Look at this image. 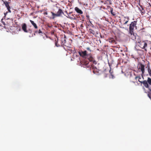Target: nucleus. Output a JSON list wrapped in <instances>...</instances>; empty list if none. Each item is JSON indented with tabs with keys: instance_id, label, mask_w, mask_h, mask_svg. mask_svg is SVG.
Listing matches in <instances>:
<instances>
[{
	"instance_id": "f257e3e1",
	"label": "nucleus",
	"mask_w": 151,
	"mask_h": 151,
	"mask_svg": "<svg viewBox=\"0 0 151 151\" xmlns=\"http://www.w3.org/2000/svg\"><path fill=\"white\" fill-rule=\"evenodd\" d=\"M53 10L54 11L56 10H58V11L57 12V13H54L52 12H51V13L52 14V16L53 17H54L60 16L62 14H64V12L63 10L61 9L58 8V7H55V8H54Z\"/></svg>"
},
{
	"instance_id": "f03ea898",
	"label": "nucleus",
	"mask_w": 151,
	"mask_h": 151,
	"mask_svg": "<svg viewBox=\"0 0 151 151\" xmlns=\"http://www.w3.org/2000/svg\"><path fill=\"white\" fill-rule=\"evenodd\" d=\"M137 21H134L131 22L129 25V32L130 34H133L134 33L133 30L134 27H136L137 24Z\"/></svg>"
},
{
	"instance_id": "7ed1b4c3",
	"label": "nucleus",
	"mask_w": 151,
	"mask_h": 151,
	"mask_svg": "<svg viewBox=\"0 0 151 151\" xmlns=\"http://www.w3.org/2000/svg\"><path fill=\"white\" fill-rule=\"evenodd\" d=\"M143 84L144 86L146 88H149L150 86H151V78L148 77L147 80L143 81Z\"/></svg>"
},
{
	"instance_id": "20e7f679",
	"label": "nucleus",
	"mask_w": 151,
	"mask_h": 151,
	"mask_svg": "<svg viewBox=\"0 0 151 151\" xmlns=\"http://www.w3.org/2000/svg\"><path fill=\"white\" fill-rule=\"evenodd\" d=\"M131 39L132 40H134L136 42L139 43L141 41L140 37L138 35H137L136 34L134 35L133 33V34H131Z\"/></svg>"
},
{
	"instance_id": "39448f33",
	"label": "nucleus",
	"mask_w": 151,
	"mask_h": 151,
	"mask_svg": "<svg viewBox=\"0 0 151 151\" xmlns=\"http://www.w3.org/2000/svg\"><path fill=\"white\" fill-rule=\"evenodd\" d=\"M22 30L25 32H29L31 33L32 31L30 29L27 30V27L26 24L25 23H23L22 24Z\"/></svg>"
},
{
	"instance_id": "423d86ee",
	"label": "nucleus",
	"mask_w": 151,
	"mask_h": 151,
	"mask_svg": "<svg viewBox=\"0 0 151 151\" xmlns=\"http://www.w3.org/2000/svg\"><path fill=\"white\" fill-rule=\"evenodd\" d=\"M138 45L139 46H140V47L142 49H144L145 50H147L146 49H145V48L147 46V44L145 41H141L139 43Z\"/></svg>"
},
{
	"instance_id": "0eeeda50",
	"label": "nucleus",
	"mask_w": 151,
	"mask_h": 151,
	"mask_svg": "<svg viewBox=\"0 0 151 151\" xmlns=\"http://www.w3.org/2000/svg\"><path fill=\"white\" fill-rule=\"evenodd\" d=\"M145 65L142 64L141 63H139V64L138 69L142 71V76L143 78V75L145 72Z\"/></svg>"
},
{
	"instance_id": "6e6552de",
	"label": "nucleus",
	"mask_w": 151,
	"mask_h": 151,
	"mask_svg": "<svg viewBox=\"0 0 151 151\" xmlns=\"http://www.w3.org/2000/svg\"><path fill=\"white\" fill-rule=\"evenodd\" d=\"M4 1V4L6 7L8 11L9 12L11 13V11L10 10V7L9 6L10 2H9V1L8 2L6 1Z\"/></svg>"
},
{
	"instance_id": "1a4fd4ad",
	"label": "nucleus",
	"mask_w": 151,
	"mask_h": 151,
	"mask_svg": "<svg viewBox=\"0 0 151 151\" xmlns=\"http://www.w3.org/2000/svg\"><path fill=\"white\" fill-rule=\"evenodd\" d=\"M78 53L83 58H85L87 55V51L85 50L84 51H80L78 52Z\"/></svg>"
},
{
	"instance_id": "9d476101",
	"label": "nucleus",
	"mask_w": 151,
	"mask_h": 151,
	"mask_svg": "<svg viewBox=\"0 0 151 151\" xmlns=\"http://www.w3.org/2000/svg\"><path fill=\"white\" fill-rule=\"evenodd\" d=\"M66 36H64L63 38H62L61 40L62 45H65V46L68 47L67 44L66 43V40H65Z\"/></svg>"
},
{
	"instance_id": "9b49d317",
	"label": "nucleus",
	"mask_w": 151,
	"mask_h": 151,
	"mask_svg": "<svg viewBox=\"0 0 151 151\" xmlns=\"http://www.w3.org/2000/svg\"><path fill=\"white\" fill-rule=\"evenodd\" d=\"M129 18L128 17H124L123 18V22L124 24H126L129 21Z\"/></svg>"
},
{
	"instance_id": "f8f14e48",
	"label": "nucleus",
	"mask_w": 151,
	"mask_h": 151,
	"mask_svg": "<svg viewBox=\"0 0 151 151\" xmlns=\"http://www.w3.org/2000/svg\"><path fill=\"white\" fill-rule=\"evenodd\" d=\"M79 2L81 5H82L84 6H87L88 4L86 1H84L83 2H82V1H78Z\"/></svg>"
},
{
	"instance_id": "ddd939ff",
	"label": "nucleus",
	"mask_w": 151,
	"mask_h": 151,
	"mask_svg": "<svg viewBox=\"0 0 151 151\" xmlns=\"http://www.w3.org/2000/svg\"><path fill=\"white\" fill-rule=\"evenodd\" d=\"M75 10L78 13L82 14L83 13V12L78 7H76L75 8Z\"/></svg>"
},
{
	"instance_id": "4468645a",
	"label": "nucleus",
	"mask_w": 151,
	"mask_h": 151,
	"mask_svg": "<svg viewBox=\"0 0 151 151\" xmlns=\"http://www.w3.org/2000/svg\"><path fill=\"white\" fill-rule=\"evenodd\" d=\"M108 40L110 42H111L112 43H114L115 44L116 43L115 40L114 39V38H109Z\"/></svg>"
},
{
	"instance_id": "2eb2a0df",
	"label": "nucleus",
	"mask_w": 151,
	"mask_h": 151,
	"mask_svg": "<svg viewBox=\"0 0 151 151\" xmlns=\"http://www.w3.org/2000/svg\"><path fill=\"white\" fill-rule=\"evenodd\" d=\"M135 79L136 80H137V79L138 80V81L140 83H141L143 84V81H141L140 80L141 79V77L140 76H137L135 77Z\"/></svg>"
},
{
	"instance_id": "dca6fc26",
	"label": "nucleus",
	"mask_w": 151,
	"mask_h": 151,
	"mask_svg": "<svg viewBox=\"0 0 151 151\" xmlns=\"http://www.w3.org/2000/svg\"><path fill=\"white\" fill-rule=\"evenodd\" d=\"M30 22L35 29H37V25L35 23H34V21L32 20H30Z\"/></svg>"
},
{
	"instance_id": "f3484780",
	"label": "nucleus",
	"mask_w": 151,
	"mask_h": 151,
	"mask_svg": "<svg viewBox=\"0 0 151 151\" xmlns=\"http://www.w3.org/2000/svg\"><path fill=\"white\" fill-rule=\"evenodd\" d=\"M110 12L112 15L113 16H115L116 14L114 12H113V9L112 8H110Z\"/></svg>"
},
{
	"instance_id": "a211bd4d",
	"label": "nucleus",
	"mask_w": 151,
	"mask_h": 151,
	"mask_svg": "<svg viewBox=\"0 0 151 151\" xmlns=\"http://www.w3.org/2000/svg\"><path fill=\"white\" fill-rule=\"evenodd\" d=\"M90 32L93 34V35H94L95 34V32L92 29H89Z\"/></svg>"
},
{
	"instance_id": "6ab92c4d",
	"label": "nucleus",
	"mask_w": 151,
	"mask_h": 151,
	"mask_svg": "<svg viewBox=\"0 0 151 151\" xmlns=\"http://www.w3.org/2000/svg\"><path fill=\"white\" fill-rule=\"evenodd\" d=\"M140 10L141 11V12L142 15H143V14L145 13V10H144L142 7L141 8V9H140Z\"/></svg>"
},
{
	"instance_id": "aec40b11",
	"label": "nucleus",
	"mask_w": 151,
	"mask_h": 151,
	"mask_svg": "<svg viewBox=\"0 0 151 151\" xmlns=\"http://www.w3.org/2000/svg\"><path fill=\"white\" fill-rule=\"evenodd\" d=\"M147 70L149 76L151 77V70L150 67H149L148 68Z\"/></svg>"
},
{
	"instance_id": "412c9836",
	"label": "nucleus",
	"mask_w": 151,
	"mask_h": 151,
	"mask_svg": "<svg viewBox=\"0 0 151 151\" xmlns=\"http://www.w3.org/2000/svg\"><path fill=\"white\" fill-rule=\"evenodd\" d=\"M93 59H94L91 56L88 58V60L91 62H92L93 60Z\"/></svg>"
},
{
	"instance_id": "4be33fe9",
	"label": "nucleus",
	"mask_w": 151,
	"mask_h": 151,
	"mask_svg": "<svg viewBox=\"0 0 151 151\" xmlns=\"http://www.w3.org/2000/svg\"><path fill=\"white\" fill-rule=\"evenodd\" d=\"M86 49L88 50L90 52H91V51L90 48L89 47H87Z\"/></svg>"
},
{
	"instance_id": "5701e85b",
	"label": "nucleus",
	"mask_w": 151,
	"mask_h": 151,
	"mask_svg": "<svg viewBox=\"0 0 151 151\" xmlns=\"http://www.w3.org/2000/svg\"><path fill=\"white\" fill-rule=\"evenodd\" d=\"M89 63V62L88 61L85 62L84 63V64H85L86 65H87Z\"/></svg>"
},
{
	"instance_id": "b1692460",
	"label": "nucleus",
	"mask_w": 151,
	"mask_h": 151,
	"mask_svg": "<svg viewBox=\"0 0 151 151\" xmlns=\"http://www.w3.org/2000/svg\"><path fill=\"white\" fill-rule=\"evenodd\" d=\"M38 32L39 34H42L43 33L42 32L41 30L40 29H39V30L38 31Z\"/></svg>"
},
{
	"instance_id": "393cba45",
	"label": "nucleus",
	"mask_w": 151,
	"mask_h": 151,
	"mask_svg": "<svg viewBox=\"0 0 151 151\" xmlns=\"http://www.w3.org/2000/svg\"><path fill=\"white\" fill-rule=\"evenodd\" d=\"M55 45L57 47L60 46V45L58 44L57 42H55Z\"/></svg>"
},
{
	"instance_id": "a878e982",
	"label": "nucleus",
	"mask_w": 151,
	"mask_h": 151,
	"mask_svg": "<svg viewBox=\"0 0 151 151\" xmlns=\"http://www.w3.org/2000/svg\"><path fill=\"white\" fill-rule=\"evenodd\" d=\"M111 77H110L111 78H114V75H113V74H112V73H111Z\"/></svg>"
},
{
	"instance_id": "bb28decb",
	"label": "nucleus",
	"mask_w": 151,
	"mask_h": 151,
	"mask_svg": "<svg viewBox=\"0 0 151 151\" xmlns=\"http://www.w3.org/2000/svg\"><path fill=\"white\" fill-rule=\"evenodd\" d=\"M92 62H93V63L94 64H96V62L94 59L93 60Z\"/></svg>"
},
{
	"instance_id": "cd10ccee",
	"label": "nucleus",
	"mask_w": 151,
	"mask_h": 151,
	"mask_svg": "<svg viewBox=\"0 0 151 151\" xmlns=\"http://www.w3.org/2000/svg\"><path fill=\"white\" fill-rule=\"evenodd\" d=\"M99 3H104V4H105V2H104V1H100L99 2Z\"/></svg>"
},
{
	"instance_id": "c85d7f7f",
	"label": "nucleus",
	"mask_w": 151,
	"mask_h": 151,
	"mask_svg": "<svg viewBox=\"0 0 151 151\" xmlns=\"http://www.w3.org/2000/svg\"><path fill=\"white\" fill-rule=\"evenodd\" d=\"M54 33V32L53 31H52L51 32V34H52Z\"/></svg>"
},
{
	"instance_id": "c756f323",
	"label": "nucleus",
	"mask_w": 151,
	"mask_h": 151,
	"mask_svg": "<svg viewBox=\"0 0 151 151\" xmlns=\"http://www.w3.org/2000/svg\"><path fill=\"white\" fill-rule=\"evenodd\" d=\"M109 72L110 73H113V72H111V70H109Z\"/></svg>"
},
{
	"instance_id": "7c9ffc66",
	"label": "nucleus",
	"mask_w": 151,
	"mask_h": 151,
	"mask_svg": "<svg viewBox=\"0 0 151 151\" xmlns=\"http://www.w3.org/2000/svg\"><path fill=\"white\" fill-rule=\"evenodd\" d=\"M44 14H46V15H47V12H45L44 13Z\"/></svg>"
},
{
	"instance_id": "2f4dec72",
	"label": "nucleus",
	"mask_w": 151,
	"mask_h": 151,
	"mask_svg": "<svg viewBox=\"0 0 151 151\" xmlns=\"http://www.w3.org/2000/svg\"><path fill=\"white\" fill-rule=\"evenodd\" d=\"M123 2L124 3V4H125V1H123Z\"/></svg>"
},
{
	"instance_id": "473e14b6",
	"label": "nucleus",
	"mask_w": 151,
	"mask_h": 151,
	"mask_svg": "<svg viewBox=\"0 0 151 151\" xmlns=\"http://www.w3.org/2000/svg\"><path fill=\"white\" fill-rule=\"evenodd\" d=\"M37 32H35V33H36Z\"/></svg>"
}]
</instances>
